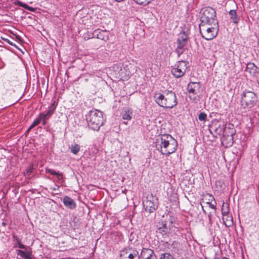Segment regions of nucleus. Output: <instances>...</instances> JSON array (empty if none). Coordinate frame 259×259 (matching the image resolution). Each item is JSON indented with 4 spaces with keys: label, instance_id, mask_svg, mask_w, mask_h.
<instances>
[{
    "label": "nucleus",
    "instance_id": "1",
    "mask_svg": "<svg viewBox=\"0 0 259 259\" xmlns=\"http://www.w3.org/2000/svg\"><path fill=\"white\" fill-rule=\"evenodd\" d=\"M156 148L166 156L174 153L178 148V143L170 135L164 134L158 136L156 141Z\"/></svg>",
    "mask_w": 259,
    "mask_h": 259
},
{
    "label": "nucleus",
    "instance_id": "2",
    "mask_svg": "<svg viewBox=\"0 0 259 259\" xmlns=\"http://www.w3.org/2000/svg\"><path fill=\"white\" fill-rule=\"evenodd\" d=\"M156 103L164 108H172L177 105V98L172 91H165L163 94H157L155 97Z\"/></svg>",
    "mask_w": 259,
    "mask_h": 259
},
{
    "label": "nucleus",
    "instance_id": "3",
    "mask_svg": "<svg viewBox=\"0 0 259 259\" xmlns=\"http://www.w3.org/2000/svg\"><path fill=\"white\" fill-rule=\"evenodd\" d=\"M86 120L89 127L94 131H99L104 123L103 112L97 110H92L86 114Z\"/></svg>",
    "mask_w": 259,
    "mask_h": 259
},
{
    "label": "nucleus",
    "instance_id": "4",
    "mask_svg": "<svg viewBox=\"0 0 259 259\" xmlns=\"http://www.w3.org/2000/svg\"><path fill=\"white\" fill-rule=\"evenodd\" d=\"M199 31L201 37L205 40H210L215 38L218 33V23L200 24Z\"/></svg>",
    "mask_w": 259,
    "mask_h": 259
},
{
    "label": "nucleus",
    "instance_id": "5",
    "mask_svg": "<svg viewBox=\"0 0 259 259\" xmlns=\"http://www.w3.org/2000/svg\"><path fill=\"white\" fill-rule=\"evenodd\" d=\"M256 94L252 91L245 90L241 94V106L243 109H250L257 102Z\"/></svg>",
    "mask_w": 259,
    "mask_h": 259
},
{
    "label": "nucleus",
    "instance_id": "6",
    "mask_svg": "<svg viewBox=\"0 0 259 259\" xmlns=\"http://www.w3.org/2000/svg\"><path fill=\"white\" fill-rule=\"evenodd\" d=\"M215 17V10L211 7H207L203 10L202 15L200 18V24L218 23Z\"/></svg>",
    "mask_w": 259,
    "mask_h": 259
},
{
    "label": "nucleus",
    "instance_id": "7",
    "mask_svg": "<svg viewBox=\"0 0 259 259\" xmlns=\"http://www.w3.org/2000/svg\"><path fill=\"white\" fill-rule=\"evenodd\" d=\"M189 62L186 61H179L175 66L171 68V73L175 78H178L183 76L188 68Z\"/></svg>",
    "mask_w": 259,
    "mask_h": 259
},
{
    "label": "nucleus",
    "instance_id": "8",
    "mask_svg": "<svg viewBox=\"0 0 259 259\" xmlns=\"http://www.w3.org/2000/svg\"><path fill=\"white\" fill-rule=\"evenodd\" d=\"M143 203L145 210L152 213L158 208V200L156 196L150 194L147 196L146 200L143 201Z\"/></svg>",
    "mask_w": 259,
    "mask_h": 259
},
{
    "label": "nucleus",
    "instance_id": "9",
    "mask_svg": "<svg viewBox=\"0 0 259 259\" xmlns=\"http://www.w3.org/2000/svg\"><path fill=\"white\" fill-rule=\"evenodd\" d=\"M201 84L199 82H190L187 87V91L189 94V97L195 100V96H198L201 93Z\"/></svg>",
    "mask_w": 259,
    "mask_h": 259
},
{
    "label": "nucleus",
    "instance_id": "10",
    "mask_svg": "<svg viewBox=\"0 0 259 259\" xmlns=\"http://www.w3.org/2000/svg\"><path fill=\"white\" fill-rule=\"evenodd\" d=\"M156 227V232L158 235L164 236L167 235L170 231V228L167 226V223L164 221L161 220L157 222Z\"/></svg>",
    "mask_w": 259,
    "mask_h": 259
},
{
    "label": "nucleus",
    "instance_id": "11",
    "mask_svg": "<svg viewBox=\"0 0 259 259\" xmlns=\"http://www.w3.org/2000/svg\"><path fill=\"white\" fill-rule=\"evenodd\" d=\"M120 259H140L139 252L137 250L125 249L121 251Z\"/></svg>",
    "mask_w": 259,
    "mask_h": 259
},
{
    "label": "nucleus",
    "instance_id": "12",
    "mask_svg": "<svg viewBox=\"0 0 259 259\" xmlns=\"http://www.w3.org/2000/svg\"><path fill=\"white\" fill-rule=\"evenodd\" d=\"M209 131L211 134H213L212 131H213L217 135H223L224 132H225V125L224 124H219L217 122V123L209 126Z\"/></svg>",
    "mask_w": 259,
    "mask_h": 259
},
{
    "label": "nucleus",
    "instance_id": "13",
    "mask_svg": "<svg viewBox=\"0 0 259 259\" xmlns=\"http://www.w3.org/2000/svg\"><path fill=\"white\" fill-rule=\"evenodd\" d=\"M140 258V259H155L156 256L153 250L144 248L141 252Z\"/></svg>",
    "mask_w": 259,
    "mask_h": 259
},
{
    "label": "nucleus",
    "instance_id": "14",
    "mask_svg": "<svg viewBox=\"0 0 259 259\" xmlns=\"http://www.w3.org/2000/svg\"><path fill=\"white\" fill-rule=\"evenodd\" d=\"M109 32L106 30H95L93 33V37L101 40L107 41L109 38Z\"/></svg>",
    "mask_w": 259,
    "mask_h": 259
},
{
    "label": "nucleus",
    "instance_id": "15",
    "mask_svg": "<svg viewBox=\"0 0 259 259\" xmlns=\"http://www.w3.org/2000/svg\"><path fill=\"white\" fill-rule=\"evenodd\" d=\"M246 71L253 76L259 74V67L252 62H249L246 64Z\"/></svg>",
    "mask_w": 259,
    "mask_h": 259
},
{
    "label": "nucleus",
    "instance_id": "16",
    "mask_svg": "<svg viewBox=\"0 0 259 259\" xmlns=\"http://www.w3.org/2000/svg\"><path fill=\"white\" fill-rule=\"evenodd\" d=\"M63 203L64 206L70 209H74L76 207L75 201L68 196H65L63 199Z\"/></svg>",
    "mask_w": 259,
    "mask_h": 259
},
{
    "label": "nucleus",
    "instance_id": "17",
    "mask_svg": "<svg viewBox=\"0 0 259 259\" xmlns=\"http://www.w3.org/2000/svg\"><path fill=\"white\" fill-rule=\"evenodd\" d=\"M13 242V248H19L22 249H26V246L22 243V240L17 236L13 234L12 235Z\"/></svg>",
    "mask_w": 259,
    "mask_h": 259
},
{
    "label": "nucleus",
    "instance_id": "18",
    "mask_svg": "<svg viewBox=\"0 0 259 259\" xmlns=\"http://www.w3.org/2000/svg\"><path fill=\"white\" fill-rule=\"evenodd\" d=\"M222 144L226 147H230L234 143L233 137L223 136L221 138Z\"/></svg>",
    "mask_w": 259,
    "mask_h": 259
},
{
    "label": "nucleus",
    "instance_id": "19",
    "mask_svg": "<svg viewBox=\"0 0 259 259\" xmlns=\"http://www.w3.org/2000/svg\"><path fill=\"white\" fill-rule=\"evenodd\" d=\"M16 252L18 256H20L24 259H31V252L27 250V249L25 250L17 249Z\"/></svg>",
    "mask_w": 259,
    "mask_h": 259
},
{
    "label": "nucleus",
    "instance_id": "20",
    "mask_svg": "<svg viewBox=\"0 0 259 259\" xmlns=\"http://www.w3.org/2000/svg\"><path fill=\"white\" fill-rule=\"evenodd\" d=\"M133 111L131 108H126L121 114L122 119L130 120L132 119Z\"/></svg>",
    "mask_w": 259,
    "mask_h": 259
},
{
    "label": "nucleus",
    "instance_id": "21",
    "mask_svg": "<svg viewBox=\"0 0 259 259\" xmlns=\"http://www.w3.org/2000/svg\"><path fill=\"white\" fill-rule=\"evenodd\" d=\"M236 133V130L232 124H229L228 127H225V132L223 136L233 137Z\"/></svg>",
    "mask_w": 259,
    "mask_h": 259
},
{
    "label": "nucleus",
    "instance_id": "22",
    "mask_svg": "<svg viewBox=\"0 0 259 259\" xmlns=\"http://www.w3.org/2000/svg\"><path fill=\"white\" fill-rule=\"evenodd\" d=\"M223 220L225 226L227 227H230L233 224V218L231 215L227 214V215H223Z\"/></svg>",
    "mask_w": 259,
    "mask_h": 259
},
{
    "label": "nucleus",
    "instance_id": "23",
    "mask_svg": "<svg viewBox=\"0 0 259 259\" xmlns=\"http://www.w3.org/2000/svg\"><path fill=\"white\" fill-rule=\"evenodd\" d=\"M230 16V19H232L233 22L235 24H237L239 20V17L237 15L236 10H231L229 12Z\"/></svg>",
    "mask_w": 259,
    "mask_h": 259
},
{
    "label": "nucleus",
    "instance_id": "24",
    "mask_svg": "<svg viewBox=\"0 0 259 259\" xmlns=\"http://www.w3.org/2000/svg\"><path fill=\"white\" fill-rule=\"evenodd\" d=\"M58 105V102L56 101H54L51 105L49 106V109L47 112V115L51 116L54 111L55 110Z\"/></svg>",
    "mask_w": 259,
    "mask_h": 259
},
{
    "label": "nucleus",
    "instance_id": "25",
    "mask_svg": "<svg viewBox=\"0 0 259 259\" xmlns=\"http://www.w3.org/2000/svg\"><path fill=\"white\" fill-rule=\"evenodd\" d=\"M189 31H183L180 33V36L178 39L188 41L189 38Z\"/></svg>",
    "mask_w": 259,
    "mask_h": 259
},
{
    "label": "nucleus",
    "instance_id": "26",
    "mask_svg": "<svg viewBox=\"0 0 259 259\" xmlns=\"http://www.w3.org/2000/svg\"><path fill=\"white\" fill-rule=\"evenodd\" d=\"M71 152L74 154H77L80 151V147L78 144H75L74 145H71L70 147Z\"/></svg>",
    "mask_w": 259,
    "mask_h": 259
},
{
    "label": "nucleus",
    "instance_id": "27",
    "mask_svg": "<svg viewBox=\"0 0 259 259\" xmlns=\"http://www.w3.org/2000/svg\"><path fill=\"white\" fill-rule=\"evenodd\" d=\"M229 204L225 203L224 202L222 204V215H226L229 214Z\"/></svg>",
    "mask_w": 259,
    "mask_h": 259
},
{
    "label": "nucleus",
    "instance_id": "28",
    "mask_svg": "<svg viewBox=\"0 0 259 259\" xmlns=\"http://www.w3.org/2000/svg\"><path fill=\"white\" fill-rule=\"evenodd\" d=\"M159 259H176V258L170 253L165 252L160 254Z\"/></svg>",
    "mask_w": 259,
    "mask_h": 259
},
{
    "label": "nucleus",
    "instance_id": "29",
    "mask_svg": "<svg viewBox=\"0 0 259 259\" xmlns=\"http://www.w3.org/2000/svg\"><path fill=\"white\" fill-rule=\"evenodd\" d=\"M177 47L179 49H182L187 45V41L178 39L177 40Z\"/></svg>",
    "mask_w": 259,
    "mask_h": 259
},
{
    "label": "nucleus",
    "instance_id": "30",
    "mask_svg": "<svg viewBox=\"0 0 259 259\" xmlns=\"http://www.w3.org/2000/svg\"><path fill=\"white\" fill-rule=\"evenodd\" d=\"M39 117L41 118V121L42 120V124L45 125L46 124V120H47L50 116L47 115V114L40 113L39 114Z\"/></svg>",
    "mask_w": 259,
    "mask_h": 259
},
{
    "label": "nucleus",
    "instance_id": "31",
    "mask_svg": "<svg viewBox=\"0 0 259 259\" xmlns=\"http://www.w3.org/2000/svg\"><path fill=\"white\" fill-rule=\"evenodd\" d=\"M207 118V114L204 112H201L198 115V119L200 121H205Z\"/></svg>",
    "mask_w": 259,
    "mask_h": 259
},
{
    "label": "nucleus",
    "instance_id": "32",
    "mask_svg": "<svg viewBox=\"0 0 259 259\" xmlns=\"http://www.w3.org/2000/svg\"><path fill=\"white\" fill-rule=\"evenodd\" d=\"M14 4L15 5L23 7L25 9H27L28 7V5H27L26 4L23 3L20 1H16Z\"/></svg>",
    "mask_w": 259,
    "mask_h": 259
},
{
    "label": "nucleus",
    "instance_id": "33",
    "mask_svg": "<svg viewBox=\"0 0 259 259\" xmlns=\"http://www.w3.org/2000/svg\"><path fill=\"white\" fill-rule=\"evenodd\" d=\"M14 4L15 5L23 7L25 9H27L28 7V5H27L26 4L23 3L20 1H16Z\"/></svg>",
    "mask_w": 259,
    "mask_h": 259
},
{
    "label": "nucleus",
    "instance_id": "34",
    "mask_svg": "<svg viewBox=\"0 0 259 259\" xmlns=\"http://www.w3.org/2000/svg\"><path fill=\"white\" fill-rule=\"evenodd\" d=\"M136 3L140 5L145 6L149 4L148 0H133Z\"/></svg>",
    "mask_w": 259,
    "mask_h": 259
},
{
    "label": "nucleus",
    "instance_id": "35",
    "mask_svg": "<svg viewBox=\"0 0 259 259\" xmlns=\"http://www.w3.org/2000/svg\"><path fill=\"white\" fill-rule=\"evenodd\" d=\"M33 169V165L30 164L28 166L26 169V175L29 176H30L31 173L32 172Z\"/></svg>",
    "mask_w": 259,
    "mask_h": 259
},
{
    "label": "nucleus",
    "instance_id": "36",
    "mask_svg": "<svg viewBox=\"0 0 259 259\" xmlns=\"http://www.w3.org/2000/svg\"><path fill=\"white\" fill-rule=\"evenodd\" d=\"M184 49L183 48L182 49H179V48L177 47V48L176 49V52L177 53L179 57L184 53Z\"/></svg>",
    "mask_w": 259,
    "mask_h": 259
},
{
    "label": "nucleus",
    "instance_id": "37",
    "mask_svg": "<svg viewBox=\"0 0 259 259\" xmlns=\"http://www.w3.org/2000/svg\"><path fill=\"white\" fill-rule=\"evenodd\" d=\"M46 172L50 173V174L54 175V176L56 175L57 174V172L55 170H54L53 169H50V168H46Z\"/></svg>",
    "mask_w": 259,
    "mask_h": 259
},
{
    "label": "nucleus",
    "instance_id": "38",
    "mask_svg": "<svg viewBox=\"0 0 259 259\" xmlns=\"http://www.w3.org/2000/svg\"><path fill=\"white\" fill-rule=\"evenodd\" d=\"M212 199L214 200V203H212L211 202H208V204H209V206L210 208H211L212 209H216V202L215 201V199L214 198V197H212Z\"/></svg>",
    "mask_w": 259,
    "mask_h": 259
},
{
    "label": "nucleus",
    "instance_id": "39",
    "mask_svg": "<svg viewBox=\"0 0 259 259\" xmlns=\"http://www.w3.org/2000/svg\"><path fill=\"white\" fill-rule=\"evenodd\" d=\"M41 122V118L40 117H39V115H38V117L37 118H36L34 121H33V123L36 126L37 125H38Z\"/></svg>",
    "mask_w": 259,
    "mask_h": 259
},
{
    "label": "nucleus",
    "instance_id": "40",
    "mask_svg": "<svg viewBox=\"0 0 259 259\" xmlns=\"http://www.w3.org/2000/svg\"><path fill=\"white\" fill-rule=\"evenodd\" d=\"M55 176L57 177V178L59 180H61L63 179V174L62 172H60L59 171H58L57 175Z\"/></svg>",
    "mask_w": 259,
    "mask_h": 259
},
{
    "label": "nucleus",
    "instance_id": "41",
    "mask_svg": "<svg viewBox=\"0 0 259 259\" xmlns=\"http://www.w3.org/2000/svg\"><path fill=\"white\" fill-rule=\"evenodd\" d=\"M2 39L5 41H6V42H7L8 44H9V45H10L11 46H16V45L13 44V42H11L9 39L8 38H2Z\"/></svg>",
    "mask_w": 259,
    "mask_h": 259
},
{
    "label": "nucleus",
    "instance_id": "42",
    "mask_svg": "<svg viewBox=\"0 0 259 259\" xmlns=\"http://www.w3.org/2000/svg\"><path fill=\"white\" fill-rule=\"evenodd\" d=\"M26 10H29V11H31V12H34V11H35V8H32V7H29V6H28V8H27V9Z\"/></svg>",
    "mask_w": 259,
    "mask_h": 259
},
{
    "label": "nucleus",
    "instance_id": "43",
    "mask_svg": "<svg viewBox=\"0 0 259 259\" xmlns=\"http://www.w3.org/2000/svg\"><path fill=\"white\" fill-rule=\"evenodd\" d=\"M36 125L33 123V122L32 123V124L29 127L31 130H32L33 127H34Z\"/></svg>",
    "mask_w": 259,
    "mask_h": 259
},
{
    "label": "nucleus",
    "instance_id": "44",
    "mask_svg": "<svg viewBox=\"0 0 259 259\" xmlns=\"http://www.w3.org/2000/svg\"><path fill=\"white\" fill-rule=\"evenodd\" d=\"M36 125L33 123V122L32 123V124L29 127L31 130H32L33 127H34Z\"/></svg>",
    "mask_w": 259,
    "mask_h": 259
},
{
    "label": "nucleus",
    "instance_id": "45",
    "mask_svg": "<svg viewBox=\"0 0 259 259\" xmlns=\"http://www.w3.org/2000/svg\"><path fill=\"white\" fill-rule=\"evenodd\" d=\"M16 38H17L18 40H20V41H21V36H19V35H16Z\"/></svg>",
    "mask_w": 259,
    "mask_h": 259
},
{
    "label": "nucleus",
    "instance_id": "46",
    "mask_svg": "<svg viewBox=\"0 0 259 259\" xmlns=\"http://www.w3.org/2000/svg\"><path fill=\"white\" fill-rule=\"evenodd\" d=\"M178 242H176V241H174V242H172V245H174H174H178Z\"/></svg>",
    "mask_w": 259,
    "mask_h": 259
},
{
    "label": "nucleus",
    "instance_id": "47",
    "mask_svg": "<svg viewBox=\"0 0 259 259\" xmlns=\"http://www.w3.org/2000/svg\"><path fill=\"white\" fill-rule=\"evenodd\" d=\"M31 130L29 127V128L27 130V131H26V134L29 133V132Z\"/></svg>",
    "mask_w": 259,
    "mask_h": 259
},
{
    "label": "nucleus",
    "instance_id": "48",
    "mask_svg": "<svg viewBox=\"0 0 259 259\" xmlns=\"http://www.w3.org/2000/svg\"><path fill=\"white\" fill-rule=\"evenodd\" d=\"M201 207H202V210H203L204 212H205V210H204V209L203 208V206H202V205H201Z\"/></svg>",
    "mask_w": 259,
    "mask_h": 259
},
{
    "label": "nucleus",
    "instance_id": "49",
    "mask_svg": "<svg viewBox=\"0 0 259 259\" xmlns=\"http://www.w3.org/2000/svg\"><path fill=\"white\" fill-rule=\"evenodd\" d=\"M222 259H228V258L224 257L222 258Z\"/></svg>",
    "mask_w": 259,
    "mask_h": 259
},
{
    "label": "nucleus",
    "instance_id": "50",
    "mask_svg": "<svg viewBox=\"0 0 259 259\" xmlns=\"http://www.w3.org/2000/svg\"><path fill=\"white\" fill-rule=\"evenodd\" d=\"M149 3H150L151 2H152L153 0H148Z\"/></svg>",
    "mask_w": 259,
    "mask_h": 259
},
{
    "label": "nucleus",
    "instance_id": "51",
    "mask_svg": "<svg viewBox=\"0 0 259 259\" xmlns=\"http://www.w3.org/2000/svg\"><path fill=\"white\" fill-rule=\"evenodd\" d=\"M258 190H259V185H258Z\"/></svg>",
    "mask_w": 259,
    "mask_h": 259
},
{
    "label": "nucleus",
    "instance_id": "52",
    "mask_svg": "<svg viewBox=\"0 0 259 259\" xmlns=\"http://www.w3.org/2000/svg\"><path fill=\"white\" fill-rule=\"evenodd\" d=\"M214 259H219V258H214Z\"/></svg>",
    "mask_w": 259,
    "mask_h": 259
}]
</instances>
